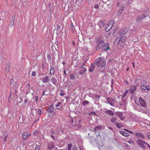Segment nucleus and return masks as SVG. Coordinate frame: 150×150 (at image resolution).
I'll use <instances>...</instances> for the list:
<instances>
[{"label":"nucleus","mask_w":150,"mask_h":150,"mask_svg":"<svg viewBox=\"0 0 150 150\" xmlns=\"http://www.w3.org/2000/svg\"><path fill=\"white\" fill-rule=\"evenodd\" d=\"M114 43L117 44L118 48L119 49H122V37L121 36L118 37L115 40Z\"/></svg>","instance_id":"f03ea898"},{"label":"nucleus","mask_w":150,"mask_h":150,"mask_svg":"<svg viewBox=\"0 0 150 150\" xmlns=\"http://www.w3.org/2000/svg\"><path fill=\"white\" fill-rule=\"evenodd\" d=\"M57 26V30H59L60 28V26L58 24H56Z\"/></svg>","instance_id":"37998d69"},{"label":"nucleus","mask_w":150,"mask_h":150,"mask_svg":"<svg viewBox=\"0 0 150 150\" xmlns=\"http://www.w3.org/2000/svg\"><path fill=\"white\" fill-rule=\"evenodd\" d=\"M124 83L125 84H128V82L127 81H124Z\"/></svg>","instance_id":"680f3d73"},{"label":"nucleus","mask_w":150,"mask_h":150,"mask_svg":"<svg viewBox=\"0 0 150 150\" xmlns=\"http://www.w3.org/2000/svg\"><path fill=\"white\" fill-rule=\"evenodd\" d=\"M95 63L96 64L98 67H101V71L105 69L106 65V62L103 58H98L95 61Z\"/></svg>","instance_id":"f257e3e1"},{"label":"nucleus","mask_w":150,"mask_h":150,"mask_svg":"<svg viewBox=\"0 0 150 150\" xmlns=\"http://www.w3.org/2000/svg\"><path fill=\"white\" fill-rule=\"evenodd\" d=\"M52 133L54 134H59V133H58L57 132H52Z\"/></svg>","instance_id":"4d7b16f0"},{"label":"nucleus","mask_w":150,"mask_h":150,"mask_svg":"<svg viewBox=\"0 0 150 150\" xmlns=\"http://www.w3.org/2000/svg\"><path fill=\"white\" fill-rule=\"evenodd\" d=\"M74 25L73 23H72L70 25V28L71 29H72L74 28Z\"/></svg>","instance_id":"79ce46f5"},{"label":"nucleus","mask_w":150,"mask_h":150,"mask_svg":"<svg viewBox=\"0 0 150 150\" xmlns=\"http://www.w3.org/2000/svg\"><path fill=\"white\" fill-rule=\"evenodd\" d=\"M88 104H89V102L88 101L86 100L83 101L82 102V104L83 105H86Z\"/></svg>","instance_id":"2f4dec72"},{"label":"nucleus","mask_w":150,"mask_h":150,"mask_svg":"<svg viewBox=\"0 0 150 150\" xmlns=\"http://www.w3.org/2000/svg\"><path fill=\"white\" fill-rule=\"evenodd\" d=\"M94 96H95V97L97 98H100L101 96L100 95H94Z\"/></svg>","instance_id":"c03bdc74"},{"label":"nucleus","mask_w":150,"mask_h":150,"mask_svg":"<svg viewBox=\"0 0 150 150\" xmlns=\"http://www.w3.org/2000/svg\"><path fill=\"white\" fill-rule=\"evenodd\" d=\"M10 67L9 65H7L5 67V69L6 71V73H8V72L9 70Z\"/></svg>","instance_id":"412c9836"},{"label":"nucleus","mask_w":150,"mask_h":150,"mask_svg":"<svg viewBox=\"0 0 150 150\" xmlns=\"http://www.w3.org/2000/svg\"><path fill=\"white\" fill-rule=\"evenodd\" d=\"M49 108L51 109H53L54 108V105H52L49 107Z\"/></svg>","instance_id":"a18cd8bd"},{"label":"nucleus","mask_w":150,"mask_h":150,"mask_svg":"<svg viewBox=\"0 0 150 150\" xmlns=\"http://www.w3.org/2000/svg\"><path fill=\"white\" fill-rule=\"evenodd\" d=\"M38 96H36L35 97V102L37 103L38 101Z\"/></svg>","instance_id":"603ef678"},{"label":"nucleus","mask_w":150,"mask_h":150,"mask_svg":"<svg viewBox=\"0 0 150 150\" xmlns=\"http://www.w3.org/2000/svg\"><path fill=\"white\" fill-rule=\"evenodd\" d=\"M105 112L107 114L110 115H113L114 114V112L111 110H107Z\"/></svg>","instance_id":"dca6fc26"},{"label":"nucleus","mask_w":150,"mask_h":150,"mask_svg":"<svg viewBox=\"0 0 150 150\" xmlns=\"http://www.w3.org/2000/svg\"><path fill=\"white\" fill-rule=\"evenodd\" d=\"M36 75V72L35 71H33L32 72V75L33 76H35Z\"/></svg>","instance_id":"e433bc0d"},{"label":"nucleus","mask_w":150,"mask_h":150,"mask_svg":"<svg viewBox=\"0 0 150 150\" xmlns=\"http://www.w3.org/2000/svg\"><path fill=\"white\" fill-rule=\"evenodd\" d=\"M102 129L101 127L99 126H97L95 127L93 131L99 132L101 131Z\"/></svg>","instance_id":"f3484780"},{"label":"nucleus","mask_w":150,"mask_h":150,"mask_svg":"<svg viewBox=\"0 0 150 150\" xmlns=\"http://www.w3.org/2000/svg\"><path fill=\"white\" fill-rule=\"evenodd\" d=\"M82 0H73V2H75V3L79 5L82 2Z\"/></svg>","instance_id":"2eb2a0df"},{"label":"nucleus","mask_w":150,"mask_h":150,"mask_svg":"<svg viewBox=\"0 0 150 150\" xmlns=\"http://www.w3.org/2000/svg\"><path fill=\"white\" fill-rule=\"evenodd\" d=\"M15 19V16H13L12 17L11 21L9 24V26H11V27H13L14 26Z\"/></svg>","instance_id":"6e6552de"},{"label":"nucleus","mask_w":150,"mask_h":150,"mask_svg":"<svg viewBox=\"0 0 150 150\" xmlns=\"http://www.w3.org/2000/svg\"><path fill=\"white\" fill-rule=\"evenodd\" d=\"M40 146L38 145H36L35 148V150H40Z\"/></svg>","instance_id":"f704fd0d"},{"label":"nucleus","mask_w":150,"mask_h":150,"mask_svg":"<svg viewBox=\"0 0 150 150\" xmlns=\"http://www.w3.org/2000/svg\"><path fill=\"white\" fill-rule=\"evenodd\" d=\"M128 142L131 144H134L133 142L131 140L129 141Z\"/></svg>","instance_id":"8fccbe9b"},{"label":"nucleus","mask_w":150,"mask_h":150,"mask_svg":"<svg viewBox=\"0 0 150 150\" xmlns=\"http://www.w3.org/2000/svg\"><path fill=\"white\" fill-rule=\"evenodd\" d=\"M122 135L126 137H128L129 136V134L127 132L122 131Z\"/></svg>","instance_id":"b1692460"},{"label":"nucleus","mask_w":150,"mask_h":150,"mask_svg":"<svg viewBox=\"0 0 150 150\" xmlns=\"http://www.w3.org/2000/svg\"><path fill=\"white\" fill-rule=\"evenodd\" d=\"M52 110L51 109L49 108L48 109H47V112L48 113H51Z\"/></svg>","instance_id":"a19ab883"},{"label":"nucleus","mask_w":150,"mask_h":150,"mask_svg":"<svg viewBox=\"0 0 150 150\" xmlns=\"http://www.w3.org/2000/svg\"><path fill=\"white\" fill-rule=\"evenodd\" d=\"M108 44L106 43L103 46L102 49L104 51H106L109 49Z\"/></svg>","instance_id":"9b49d317"},{"label":"nucleus","mask_w":150,"mask_h":150,"mask_svg":"<svg viewBox=\"0 0 150 150\" xmlns=\"http://www.w3.org/2000/svg\"><path fill=\"white\" fill-rule=\"evenodd\" d=\"M38 113L39 115H40L41 113V110L40 109H39L38 110Z\"/></svg>","instance_id":"de8ad7c7"},{"label":"nucleus","mask_w":150,"mask_h":150,"mask_svg":"<svg viewBox=\"0 0 150 150\" xmlns=\"http://www.w3.org/2000/svg\"><path fill=\"white\" fill-rule=\"evenodd\" d=\"M105 43L104 41L103 40H100L98 41V44H104Z\"/></svg>","instance_id":"c756f323"},{"label":"nucleus","mask_w":150,"mask_h":150,"mask_svg":"<svg viewBox=\"0 0 150 150\" xmlns=\"http://www.w3.org/2000/svg\"><path fill=\"white\" fill-rule=\"evenodd\" d=\"M51 81L52 83L54 85H56L57 82V79L55 78H53L51 79Z\"/></svg>","instance_id":"a211bd4d"},{"label":"nucleus","mask_w":150,"mask_h":150,"mask_svg":"<svg viewBox=\"0 0 150 150\" xmlns=\"http://www.w3.org/2000/svg\"><path fill=\"white\" fill-rule=\"evenodd\" d=\"M28 133L27 132H24L22 134L23 139L24 140H25L27 139L28 137Z\"/></svg>","instance_id":"ddd939ff"},{"label":"nucleus","mask_w":150,"mask_h":150,"mask_svg":"<svg viewBox=\"0 0 150 150\" xmlns=\"http://www.w3.org/2000/svg\"><path fill=\"white\" fill-rule=\"evenodd\" d=\"M48 116L49 117H53L52 116V115H51V113H50V114H48Z\"/></svg>","instance_id":"13d9d810"},{"label":"nucleus","mask_w":150,"mask_h":150,"mask_svg":"<svg viewBox=\"0 0 150 150\" xmlns=\"http://www.w3.org/2000/svg\"><path fill=\"white\" fill-rule=\"evenodd\" d=\"M56 112L55 110H52L51 113L52 115L53 116V115L56 114Z\"/></svg>","instance_id":"72a5a7b5"},{"label":"nucleus","mask_w":150,"mask_h":150,"mask_svg":"<svg viewBox=\"0 0 150 150\" xmlns=\"http://www.w3.org/2000/svg\"><path fill=\"white\" fill-rule=\"evenodd\" d=\"M124 130H125V131H127V132H129L130 133H133L132 132V131H128L127 130H126L125 129H124Z\"/></svg>","instance_id":"bf43d9fd"},{"label":"nucleus","mask_w":150,"mask_h":150,"mask_svg":"<svg viewBox=\"0 0 150 150\" xmlns=\"http://www.w3.org/2000/svg\"><path fill=\"white\" fill-rule=\"evenodd\" d=\"M122 13V9H121L119 10L117 13V15H120V14Z\"/></svg>","instance_id":"ea45409f"},{"label":"nucleus","mask_w":150,"mask_h":150,"mask_svg":"<svg viewBox=\"0 0 150 150\" xmlns=\"http://www.w3.org/2000/svg\"><path fill=\"white\" fill-rule=\"evenodd\" d=\"M61 103L60 102H57V103L55 105V107H59L61 105Z\"/></svg>","instance_id":"58836bf2"},{"label":"nucleus","mask_w":150,"mask_h":150,"mask_svg":"<svg viewBox=\"0 0 150 150\" xmlns=\"http://www.w3.org/2000/svg\"><path fill=\"white\" fill-rule=\"evenodd\" d=\"M128 91V90L126 91L125 93H124V94H123V97L125 96H126V94L127 93Z\"/></svg>","instance_id":"864d4df0"},{"label":"nucleus","mask_w":150,"mask_h":150,"mask_svg":"<svg viewBox=\"0 0 150 150\" xmlns=\"http://www.w3.org/2000/svg\"><path fill=\"white\" fill-rule=\"evenodd\" d=\"M128 31V28H124L122 31V35L125 34Z\"/></svg>","instance_id":"4be33fe9"},{"label":"nucleus","mask_w":150,"mask_h":150,"mask_svg":"<svg viewBox=\"0 0 150 150\" xmlns=\"http://www.w3.org/2000/svg\"><path fill=\"white\" fill-rule=\"evenodd\" d=\"M50 77L48 76H47L43 77L42 81L43 83H46L49 81Z\"/></svg>","instance_id":"0eeeda50"},{"label":"nucleus","mask_w":150,"mask_h":150,"mask_svg":"<svg viewBox=\"0 0 150 150\" xmlns=\"http://www.w3.org/2000/svg\"><path fill=\"white\" fill-rule=\"evenodd\" d=\"M137 142L140 147L144 149H146V147L144 145L145 144L147 146V144H148L145 142L139 139L137 140Z\"/></svg>","instance_id":"20e7f679"},{"label":"nucleus","mask_w":150,"mask_h":150,"mask_svg":"<svg viewBox=\"0 0 150 150\" xmlns=\"http://www.w3.org/2000/svg\"><path fill=\"white\" fill-rule=\"evenodd\" d=\"M135 136L137 139H144V137L143 134L141 133H136L135 134Z\"/></svg>","instance_id":"423d86ee"},{"label":"nucleus","mask_w":150,"mask_h":150,"mask_svg":"<svg viewBox=\"0 0 150 150\" xmlns=\"http://www.w3.org/2000/svg\"><path fill=\"white\" fill-rule=\"evenodd\" d=\"M141 88L143 90H146L147 89V91L150 89V87L149 86H141Z\"/></svg>","instance_id":"4468645a"},{"label":"nucleus","mask_w":150,"mask_h":150,"mask_svg":"<svg viewBox=\"0 0 150 150\" xmlns=\"http://www.w3.org/2000/svg\"><path fill=\"white\" fill-rule=\"evenodd\" d=\"M33 134L35 135H37L39 134V132L37 130H35L33 131Z\"/></svg>","instance_id":"393cba45"},{"label":"nucleus","mask_w":150,"mask_h":150,"mask_svg":"<svg viewBox=\"0 0 150 150\" xmlns=\"http://www.w3.org/2000/svg\"><path fill=\"white\" fill-rule=\"evenodd\" d=\"M65 94V93H61L60 94V95L61 96H63Z\"/></svg>","instance_id":"5fc2aeb1"},{"label":"nucleus","mask_w":150,"mask_h":150,"mask_svg":"<svg viewBox=\"0 0 150 150\" xmlns=\"http://www.w3.org/2000/svg\"><path fill=\"white\" fill-rule=\"evenodd\" d=\"M145 15L143 16H139L138 17L137 20L138 21H139L142 20L144 18V17L146 16H147L148 15V13L147 12H146L145 13Z\"/></svg>","instance_id":"f8f14e48"},{"label":"nucleus","mask_w":150,"mask_h":150,"mask_svg":"<svg viewBox=\"0 0 150 150\" xmlns=\"http://www.w3.org/2000/svg\"><path fill=\"white\" fill-rule=\"evenodd\" d=\"M117 119L115 117H112L111 119V121L112 123H115L116 122Z\"/></svg>","instance_id":"cd10ccee"},{"label":"nucleus","mask_w":150,"mask_h":150,"mask_svg":"<svg viewBox=\"0 0 150 150\" xmlns=\"http://www.w3.org/2000/svg\"><path fill=\"white\" fill-rule=\"evenodd\" d=\"M139 102L140 105L143 107H146V103L145 101L141 98L140 97L139 98Z\"/></svg>","instance_id":"39448f33"},{"label":"nucleus","mask_w":150,"mask_h":150,"mask_svg":"<svg viewBox=\"0 0 150 150\" xmlns=\"http://www.w3.org/2000/svg\"><path fill=\"white\" fill-rule=\"evenodd\" d=\"M11 97H12V95H11V93L10 95L9 96V98L8 99V101H10V100H11Z\"/></svg>","instance_id":"49530a36"},{"label":"nucleus","mask_w":150,"mask_h":150,"mask_svg":"<svg viewBox=\"0 0 150 150\" xmlns=\"http://www.w3.org/2000/svg\"><path fill=\"white\" fill-rule=\"evenodd\" d=\"M135 103H136L137 105H139V104L138 103V100H135Z\"/></svg>","instance_id":"338daca9"},{"label":"nucleus","mask_w":150,"mask_h":150,"mask_svg":"<svg viewBox=\"0 0 150 150\" xmlns=\"http://www.w3.org/2000/svg\"><path fill=\"white\" fill-rule=\"evenodd\" d=\"M14 82V80L13 79H10V84L11 85Z\"/></svg>","instance_id":"4c0bfd02"},{"label":"nucleus","mask_w":150,"mask_h":150,"mask_svg":"<svg viewBox=\"0 0 150 150\" xmlns=\"http://www.w3.org/2000/svg\"><path fill=\"white\" fill-rule=\"evenodd\" d=\"M126 101H127L126 100L124 102V101H122V105L123 104L125 106V105H126V104H127V103H126Z\"/></svg>","instance_id":"09e8293b"},{"label":"nucleus","mask_w":150,"mask_h":150,"mask_svg":"<svg viewBox=\"0 0 150 150\" xmlns=\"http://www.w3.org/2000/svg\"><path fill=\"white\" fill-rule=\"evenodd\" d=\"M72 146L71 144H69L68 146V148L67 150H71V148Z\"/></svg>","instance_id":"473e14b6"},{"label":"nucleus","mask_w":150,"mask_h":150,"mask_svg":"<svg viewBox=\"0 0 150 150\" xmlns=\"http://www.w3.org/2000/svg\"><path fill=\"white\" fill-rule=\"evenodd\" d=\"M102 45L98 44V45H97V47H96V50H99V49H100L101 47H102Z\"/></svg>","instance_id":"bb28decb"},{"label":"nucleus","mask_w":150,"mask_h":150,"mask_svg":"<svg viewBox=\"0 0 150 150\" xmlns=\"http://www.w3.org/2000/svg\"><path fill=\"white\" fill-rule=\"evenodd\" d=\"M50 137L52 138L53 140L55 139L53 135H51Z\"/></svg>","instance_id":"052dcab7"},{"label":"nucleus","mask_w":150,"mask_h":150,"mask_svg":"<svg viewBox=\"0 0 150 150\" xmlns=\"http://www.w3.org/2000/svg\"><path fill=\"white\" fill-rule=\"evenodd\" d=\"M98 4H97L96 5L95 8H98Z\"/></svg>","instance_id":"0e129e2a"},{"label":"nucleus","mask_w":150,"mask_h":150,"mask_svg":"<svg viewBox=\"0 0 150 150\" xmlns=\"http://www.w3.org/2000/svg\"><path fill=\"white\" fill-rule=\"evenodd\" d=\"M96 66L94 64L92 63L90 65V67H89V71L90 72H93Z\"/></svg>","instance_id":"9d476101"},{"label":"nucleus","mask_w":150,"mask_h":150,"mask_svg":"<svg viewBox=\"0 0 150 150\" xmlns=\"http://www.w3.org/2000/svg\"><path fill=\"white\" fill-rule=\"evenodd\" d=\"M46 91H44L43 92V93L42 94V96H44L45 94V92Z\"/></svg>","instance_id":"69168bd1"},{"label":"nucleus","mask_w":150,"mask_h":150,"mask_svg":"<svg viewBox=\"0 0 150 150\" xmlns=\"http://www.w3.org/2000/svg\"><path fill=\"white\" fill-rule=\"evenodd\" d=\"M72 150H77L76 147L75 146H73L72 148Z\"/></svg>","instance_id":"3c124183"},{"label":"nucleus","mask_w":150,"mask_h":150,"mask_svg":"<svg viewBox=\"0 0 150 150\" xmlns=\"http://www.w3.org/2000/svg\"><path fill=\"white\" fill-rule=\"evenodd\" d=\"M136 88L135 86H132L130 90V92L131 93H133L136 90Z\"/></svg>","instance_id":"6ab92c4d"},{"label":"nucleus","mask_w":150,"mask_h":150,"mask_svg":"<svg viewBox=\"0 0 150 150\" xmlns=\"http://www.w3.org/2000/svg\"><path fill=\"white\" fill-rule=\"evenodd\" d=\"M98 25L100 27H102L104 26V23L103 21H101L100 22H99L98 23Z\"/></svg>","instance_id":"5701e85b"},{"label":"nucleus","mask_w":150,"mask_h":150,"mask_svg":"<svg viewBox=\"0 0 150 150\" xmlns=\"http://www.w3.org/2000/svg\"><path fill=\"white\" fill-rule=\"evenodd\" d=\"M120 6V3L119 2H118L117 3V7L119 6Z\"/></svg>","instance_id":"774afa93"},{"label":"nucleus","mask_w":150,"mask_h":150,"mask_svg":"<svg viewBox=\"0 0 150 150\" xmlns=\"http://www.w3.org/2000/svg\"><path fill=\"white\" fill-rule=\"evenodd\" d=\"M114 23V21L112 20L110 21L105 26V30L108 32L111 29Z\"/></svg>","instance_id":"7ed1b4c3"},{"label":"nucleus","mask_w":150,"mask_h":150,"mask_svg":"<svg viewBox=\"0 0 150 150\" xmlns=\"http://www.w3.org/2000/svg\"><path fill=\"white\" fill-rule=\"evenodd\" d=\"M147 137L149 138H150V132L148 133L147 135Z\"/></svg>","instance_id":"6e6d98bb"},{"label":"nucleus","mask_w":150,"mask_h":150,"mask_svg":"<svg viewBox=\"0 0 150 150\" xmlns=\"http://www.w3.org/2000/svg\"><path fill=\"white\" fill-rule=\"evenodd\" d=\"M116 125L117 127L119 128H120L122 127V125L121 124L117 123Z\"/></svg>","instance_id":"a878e982"},{"label":"nucleus","mask_w":150,"mask_h":150,"mask_svg":"<svg viewBox=\"0 0 150 150\" xmlns=\"http://www.w3.org/2000/svg\"><path fill=\"white\" fill-rule=\"evenodd\" d=\"M117 115H118V117L120 118V119L122 120V113L118 112L117 113Z\"/></svg>","instance_id":"7c9ffc66"},{"label":"nucleus","mask_w":150,"mask_h":150,"mask_svg":"<svg viewBox=\"0 0 150 150\" xmlns=\"http://www.w3.org/2000/svg\"><path fill=\"white\" fill-rule=\"evenodd\" d=\"M70 78L71 79H74V77L72 74H70Z\"/></svg>","instance_id":"c9c22d12"},{"label":"nucleus","mask_w":150,"mask_h":150,"mask_svg":"<svg viewBox=\"0 0 150 150\" xmlns=\"http://www.w3.org/2000/svg\"><path fill=\"white\" fill-rule=\"evenodd\" d=\"M55 72V69L53 67H51L50 69V74L51 75H53L54 74Z\"/></svg>","instance_id":"aec40b11"},{"label":"nucleus","mask_w":150,"mask_h":150,"mask_svg":"<svg viewBox=\"0 0 150 150\" xmlns=\"http://www.w3.org/2000/svg\"><path fill=\"white\" fill-rule=\"evenodd\" d=\"M7 135L4 134V140L3 141V143H5L6 142V140L7 139Z\"/></svg>","instance_id":"c85d7f7f"},{"label":"nucleus","mask_w":150,"mask_h":150,"mask_svg":"<svg viewBox=\"0 0 150 150\" xmlns=\"http://www.w3.org/2000/svg\"><path fill=\"white\" fill-rule=\"evenodd\" d=\"M86 69L83 66H81L80 68V70L79 71V73L80 74H82L84 73Z\"/></svg>","instance_id":"1a4fd4ad"},{"label":"nucleus","mask_w":150,"mask_h":150,"mask_svg":"<svg viewBox=\"0 0 150 150\" xmlns=\"http://www.w3.org/2000/svg\"><path fill=\"white\" fill-rule=\"evenodd\" d=\"M132 64L133 67L134 68V67H135L134 62H132Z\"/></svg>","instance_id":"e2e57ef3"}]
</instances>
